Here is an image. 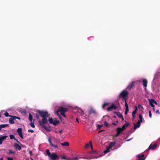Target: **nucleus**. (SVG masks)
I'll list each match as a JSON object with an SVG mask.
<instances>
[{
  "label": "nucleus",
  "mask_w": 160,
  "mask_h": 160,
  "mask_svg": "<svg viewBox=\"0 0 160 160\" xmlns=\"http://www.w3.org/2000/svg\"><path fill=\"white\" fill-rule=\"evenodd\" d=\"M40 116L42 118V121H40L39 122L40 125L44 128L46 129V127L45 126V124L48 123V120L47 118L49 116L48 112L47 111H44L43 110L41 111L38 110L37 112Z\"/></svg>",
  "instance_id": "obj_1"
},
{
  "label": "nucleus",
  "mask_w": 160,
  "mask_h": 160,
  "mask_svg": "<svg viewBox=\"0 0 160 160\" xmlns=\"http://www.w3.org/2000/svg\"><path fill=\"white\" fill-rule=\"evenodd\" d=\"M129 92L126 90H123L119 95V98H122L123 100L125 101V104L127 102V100L128 99Z\"/></svg>",
  "instance_id": "obj_2"
},
{
  "label": "nucleus",
  "mask_w": 160,
  "mask_h": 160,
  "mask_svg": "<svg viewBox=\"0 0 160 160\" xmlns=\"http://www.w3.org/2000/svg\"><path fill=\"white\" fill-rule=\"evenodd\" d=\"M49 158L51 160H58L59 159V157L55 153L52 154Z\"/></svg>",
  "instance_id": "obj_3"
},
{
  "label": "nucleus",
  "mask_w": 160,
  "mask_h": 160,
  "mask_svg": "<svg viewBox=\"0 0 160 160\" xmlns=\"http://www.w3.org/2000/svg\"><path fill=\"white\" fill-rule=\"evenodd\" d=\"M48 141L50 143V145L54 149H56L58 148V146L57 145V144H53L51 139L50 138L48 139Z\"/></svg>",
  "instance_id": "obj_4"
},
{
  "label": "nucleus",
  "mask_w": 160,
  "mask_h": 160,
  "mask_svg": "<svg viewBox=\"0 0 160 160\" xmlns=\"http://www.w3.org/2000/svg\"><path fill=\"white\" fill-rule=\"evenodd\" d=\"M59 111H60V114L65 113L68 111V109L67 108H64L62 107L59 108Z\"/></svg>",
  "instance_id": "obj_5"
},
{
  "label": "nucleus",
  "mask_w": 160,
  "mask_h": 160,
  "mask_svg": "<svg viewBox=\"0 0 160 160\" xmlns=\"http://www.w3.org/2000/svg\"><path fill=\"white\" fill-rule=\"evenodd\" d=\"M113 109H117V107L114 104H112L111 106L108 107L107 109V110L109 112L112 111Z\"/></svg>",
  "instance_id": "obj_6"
},
{
  "label": "nucleus",
  "mask_w": 160,
  "mask_h": 160,
  "mask_svg": "<svg viewBox=\"0 0 160 160\" xmlns=\"http://www.w3.org/2000/svg\"><path fill=\"white\" fill-rule=\"evenodd\" d=\"M136 83V82L134 81L132 82V83L129 84V85L127 88V89L130 90L132 88H133L135 86V84Z\"/></svg>",
  "instance_id": "obj_7"
},
{
  "label": "nucleus",
  "mask_w": 160,
  "mask_h": 160,
  "mask_svg": "<svg viewBox=\"0 0 160 160\" xmlns=\"http://www.w3.org/2000/svg\"><path fill=\"white\" fill-rule=\"evenodd\" d=\"M15 149L17 150H20L21 149V146L17 143H15L13 146Z\"/></svg>",
  "instance_id": "obj_8"
},
{
  "label": "nucleus",
  "mask_w": 160,
  "mask_h": 160,
  "mask_svg": "<svg viewBox=\"0 0 160 160\" xmlns=\"http://www.w3.org/2000/svg\"><path fill=\"white\" fill-rule=\"evenodd\" d=\"M17 132H18V135L20 136V137L22 139L23 138L22 132V129L21 128H18L17 130Z\"/></svg>",
  "instance_id": "obj_9"
},
{
  "label": "nucleus",
  "mask_w": 160,
  "mask_h": 160,
  "mask_svg": "<svg viewBox=\"0 0 160 160\" xmlns=\"http://www.w3.org/2000/svg\"><path fill=\"white\" fill-rule=\"evenodd\" d=\"M8 137V136H0V145L2 144V142L5 140Z\"/></svg>",
  "instance_id": "obj_10"
},
{
  "label": "nucleus",
  "mask_w": 160,
  "mask_h": 160,
  "mask_svg": "<svg viewBox=\"0 0 160 160\" xmlns=\"http://www.w3.org/2000/svg\"><path fill=\"white\" fill-rule=\"evenodd\" d=\"M157 144L155 143L154 144H151L149 146L148 149H151V150H154L157 147Z\"/></svg>",
  "instance_id": "obj_11"
},
{
  "label": "nucleus",
  "mask_w": 160,
  "mask_h": 160,
  "mask_svg": "<svg viewBox=\"0 0 160 160\" xmlns=\"http://www.w3.org/2000/svg\"><path fill=\"white\" fill-rule=\"evenodd\" d=\"M114 113L116 114L118 116V117L120 118H121L122 119V120L123 121L124 120V118H123V116L122 114L120 113L119 112H114Z\"/></svg>",
  "instance_id": "obj_12"
},
{
  "label": "nucleus",
  "mask_w": 160,
  "mask_h": 160,
  "mask_svg": "<svg viewBox=\"0 0 160 160\" xmlns=\"http://www.w3.org/2000/svg\"><path fill=\"white\" fill-rule=\"evenodd\" d=\"M144 155L142 154L141 155H138L137 157L138 158V160H144L145 158H144Z\"/></svg>",
  "instance_id": "obj_13"
},
{
  "label": "nucleus",
  "mask_w": 160,
  "mask_h": 160,
  "mask_svg": "<svg viewBox=\"0 0 160 160\" xmlns=\"http://www.w3.org/2000/svg\"><path fill=\"white\" fill-rule=\"evenodd\" d=\"M148 101H149V104L150 103H154L155 104H158L156 101L153 99H148Z\"/></svg>",
  "instance_id": "obj_14"
},
{
  "label": "nucleus",
  "mask_w": 160,
  "mask_h": 160,
  "mask_svg": "<svg viewBox=\"0 0 160 160\" xmlns=\"http://www.w3.org/2000/svg\"><path fill=\"white\" fill-rule=\"evenodd\" d=\"M129 125V123H127V122H126V124H124L122 126V128H121V129H122V131H123L124 130H125L126 128H127L128 126Z\"/></svg>",
  "instance_id": "obj_15"
},
{
  "label": "nucleus",
  "mask_w": 160,
  "mask_h": 160,
  "mask_svg": "<svg viewBox=\"0 0 160 160\" xmlns=\"http://www.w3.org/2000/svg\"><path fill=\"white\" fill-rule=\"evenodd\" d=\"M143 85L145 87H146L147 86L148 81L146 79H143L142 80Z\"/></svg>",
  "instance_id": "obj_16"
},
{
  "label": "nucleus",
  "mask_w": 160,
  "mask_h": 160,
  "mask_svg": "<svg viewBox=\"0 0 160 160\" xmlns=\"http://www.w3.org/2000/svg\"><path fill=\"white\" fill-rule=\"evenodd\" d=\"M140 123L138 122H137V124H135L134 123V128L133 129L135 130L137 128H139L140 126Z\"/></svg>",
  "instance_id": "obj_17"
},
{
  "label": "nucleus",
  "mask_w": 160,
  "mask_h": 160,
  "mask_svg": "<svg viewBox=\"0 0 160 160\" xmlns=\"http://www.w3.org/2000/svg\"><path fill=\"white\" fill-rule=\"evenodd\" d=\"M125 107L126 108V110L125 112V115H127L128 113V111H129L128 105L127 102H126V103L125 104Z\"/></svg>",
  "instance_id": "obj_18"
},
{
  "label": "nucleus",
  "mask_w": 160,
  "mask_h": 160,
  "mask_svg": "<svg viewBox=\"0 0 160 160\" xmlns=\"http://www.w3.org/2000/svg\"><path fill=\"white\" fill-rule=\"evenodd\" d=\"M81 158H85L83 157L78 158V157H76L74 158H69V159H68V160H78L79 159H80Z\"/></svg>",
  "instance_id": "obj_19"
},
{
  "label": "nucleus",
  "mask_w": 160,
  "mask_h": 160,
  "mask_svg": "<svg viewBox=\"0 0 160 160\" xmlns=\"http://www.w3.org/2000/svg\"><path fill=\"white\" fill-rule=\"evenodd\" d=\"M9 126L8 124H3L0 125V131L2 128H5L6 127H8Z\"/></svg>",
  "instance_id": "obj_20"
},
{
  "label": "nucleus",
  "mask_w": 160,
  "mask_h": 160,
  "mask_svg": "<svg viewBox=\"0 0 160 160\" xmlns=\"http://www.w3.org/2000/svg\"><path fill=\"white\" fill-rule=\"evenodd\" d=\"M115 144V142H112L110 143L109 145V147L110 148H112L113 147Z\"/></svg>",
  "instance_id": "obj_21"
},
{
  "label": "nucleus",
  "mask_w": 160,
  "mask_h": 160,
  "mask_svg": "<svg viewBox=\"0 0 160 160\" xmlns=\"http://www.w3.org/2000/svg\"><path fill=\"white\" fill-rule=\"evenodd\" d=\"M89 112V114H96V111L94 109H91L90 110Z\"/></svg>",
  "instance_id": "obj_22"
},
{
  "label": "nucleus",
  "mask_w": 160,
  "mask_h": 160,
  "mask_svg": "<svg viewBox=\"0 0 160 160\" xmlns=\"http://www.w3.org/2000/svg\"><path fill=\"white\" fill-rule=\"evenodd\" d=\"M139 117L140 120H138V122L140 123L141 122H142V116L141 114H139Z\"/></svg>",
  "instance_id": "obj_23"
},
{
  "label": "nucleus",
  "mask_w": 160,
  "mask_h": 160,
  "mask_svg": "<svg viewBox=\"0 0 160 160\" xmlns=\"http://www.w3.org/2000/svg\"><path fill=\"white\" fill-rule=\"evenodd\" d=\"M122 131H123L122 130V129H121V128L118 127L117 128V131L118 134H120L121 132Z\"/></svg>",
  "instance_id": "obj_24"
},
{
  "label": "nucleus",
  "mask_w": 160,
  "mask_h": 160,
  "mask_svg": "<svg viewBox=\"0 0 160 160\" xmlns=\"http://www.w3.org/2000/svg\"><path fill=\"white\" fill-rule=\"evenodd\" d=\"M61 144L62 146H69V143L68 142H65L63 143H61Z\"/></svg>",
  "instance_id": "obj_25"
},
{
  "label": "nucleus",
  "mask_w": 160,
  "mask_h": 160,
  "mask_svg": "<svg viewBox=\"0 0 160 160\" xmlns=\"http://www.w3.org/2000/svg\"><path fill=\"white\" fill-rule=\"evenodd\" d=\"M14 120L13 119V118L12 117L10 118L9 120V123L11 124L14 123Z\"/></svg>",
  "instance_id": "obj_26"
},
{
  "label": "nucleus",
  "mask_w": 160,
  "mask_h": 160,
  "mask_svg": "<svg viewBox=\"0 0 160 160\" xmlns=\"http://www.w3.org/2000/svg\"><path fill=\"white\" fill-rule=\"evenodd\" d=\"M8 152L7 153V154L8 155L12 154H14L15 153L14 151H12L11 149L8 150Z\"/></svg>",
  "instance_id": "obj_27"
},
{
  "label": "nucleus",
  "mask_w": 160,
  "mask_h": 160,
  "mask_svg": "<svg viewBox=\"0 0 160 160\" xmlns=\"http://www.w3.org/2000/svg\"><path fill=\"white\" fill-rule=\"evenodd\" d=\"M33 117L31 114L29 113V117L28 119L30 121L32 122V120Z\"/></svg>",
  "instance_id": "obj_28"
},
{
  "label": "nucleus",
  "mask_w": 160,
  "mask_h": 160,
  "mask_svg": "<svg viewBox=\"0 0 160 160\" xmlns=\"http://www.w3.org/2000/svg\"><path fill=\"white\" fill-rule=\"evenodd\" d=\"M109 104V103L108 102H105L102 105V107L103 109H104Z\"/></svg>",
  "instance_id": "obj_29"
},
{
  "label": "nucleus",
  "mask_w": 160,
  "mask_h": 160,
  "mask_svg": "<svg viewBox=\"0 0 160 160\" xmlns=\"http://www.w3.org/2000/svg\"><path fill=\"white\" fill-rule=\"evenodd\" d=\"M46 152L47 155L49 157L50 156H51V155L52 154H51V153L50 152L49 150L47 149L46 150Z\"/></svg>",
  "instance_id": "obj_30"
},
{
  "label": "nucleus",
  "mask_w": 160,
  "mask_h": 160,
  "mask_svg": "<svg viewBox=\"0 0 160 160\" xmlns=\"http://www.w3.org/2000/svg\"><path fill=\"white\" fill-rule=\"evenodd\" d=\"M59 120H55L53 122V125L55 126L59 123Z\"/></svg>",
  "instance_id": "obj_31"
},
{
  "label": "nucleus",
  "mask_w": 160,
  "mask_h": 160,
  "mask_svg": "<svg viewBox=\"0 0 160 160\" xmlns=\"http://www.w3.org/2000/svg\"><path fill=\"white\" fill-rule=\"evenodd\" d=\"M48 121L50 123L53 124V121L52 119L51 118H49Z\"/></svg>",
  "instance_id": "obj_32"
},
{
  "label": "nucleus",
  "mask_w": 160,
  "mask_h": 160,
  "mask_svg": "<svg viewBox=\"0 0 160 160\" xmlns=\"http://www.w3.org/2000/svg\"><path fill=\"white\" fill-rule=\"evenodd\" d=\"M4 115L7 117H11V116H12L9 115V114H8V112H5V113H4Z\"/></svg>",
  "instance_id": "obj_33"
},
{
  "label": "nucleus",
  "mask_w": 160,
  "mask_h": 160,
  "mask_svg": "<svg viewBox=\"0 0 160 160\" xmlns=\"http://www.w3.org/2000/svg\"><path fill=\"white\" fill-rule=\"evenodd\" d=\"M9 137L11 139H14L15 138L14 136L12 134L10 135Z\"/></svg>",
  "instance_id": "obj_34"
},
{
  "label": "nucleus",
  "mask_w": 160,
  "mask_h": 160,
  "mask_svg": "<svg viewBox=\"0 0 160 160\" xmlns=\"http://www.w3.org/2000/svg\"><path fill=\"white\" fill-rule=\"evenodd\" d=\"M30 125L31 127L33 128H34L35 126L34 125V123L33 122H31L30 123Z\"/></svg>",
  "instance_id": "obj_35"
},
{
  "label": "nucleus",
  "mask_w": 160,
  "mask_h": 160,
  "mask_svg": "<svg viewBox=\"0 0 160 160\" xmlns=\"http://www.w3.org/2000/svg\"><path fill=\"white\" fill-rule=\"evenodd\" d=\"M109 151H110V150H109V149H106L105 151H104V152L105 153H108V152H109Z\"/></svg>",
  "instance_id": "obj_36"
},
{
  "label": "nucleus",
  "mask_w": 160,
  "mask_h": 160,
  "mask_svg": "<svg viewBox=\"0 0 160 160\" xmlns=\"http://www.w3.org/2000/svg\"><path fill=\"white\" fill-rule=\"evenodd\" d=\"M7 159L8 160H13V158H11V157H7Z\"/></svg>",
  "instance_id": "obj_37"
},
{
  "label": "nucleus",
  "mask_w": 160,
  "mask_h": 160,
  "mask_svg": "<svg viewBox=\"0 0 160 160\" xmlns=\"http://www.w3.org/2000/svg\"><path fill=\"white\" fill-rule=\"evenodd\" d=\"M118 123V121H117L116 122H113L112 124L114 125H115V126H116L117 125V123Z\"/></svg>",
  "instance_id": "obj_38"
},
{
  "label": "nucleus",
  "mask_w": 160,
  "mask_h": 160,
  "mask_svg": "<svg viewBox=\"0 0 160 160\" xmlns=\"http://www.w3.org/2000/svg\"><path fill=\"white\" fill-rule=\"evenodd\" d=\"M149 117L151 118H152V113H151V112L150 111H149Z\"/></svg>",
  "instance_id": "obj_39"
},
{
  "label": "nucleus",
  "mask_w": 160,
  "mask_h": 160,
  "mask_svg": "<svg viewBox=\"0 0 160 160\" xmlns=\"http://www.w3.org/2000/svg\"><path fill=\"white\" fill-rule=\"evenodd\" d=\"M137 112L136 111H133L132 113V115H135Z\"/></svg>",
  "instance_id": "obj_40"
},
{
  "label": "nucleus",
  "mask_w": 160,
  "mask_h": 160,
  "mask_svg": "<svg viewBox=\"0 0 160 160\" xmlns=\"http://www.w3.org/2000/svg\"><path fill=\"white\" fill-rule=\"evenodd\" d=\"M104 125L106 126H108V125L107 122H105L104 123Z\"/></svg>",
  "instance_id": "obj_41"
},
{
  "label": "nucleus",
  "mask_w": 160,
  "mask_h": 160,
  "mask_svg": "<svg viewBox=\"0 0 160 160\" xmlns=\"http://www.w3.org/2000/svg\"><path fill=\"white\" fill-rule=\"evenodd\" d=\"M18 117L15 116H12L11 117H12L13 118V119L15 120L16 119H17Z\"/></svg>",
  "instance_id": "obj_42"
},
{
  "label": "nucleus",
  "mask_w": 160,
  "mask_h": 160,
  "mask_svg": "<svg viewBox=\"0 0 160 160\" xmlns=\"http://www.w3.org/2000/svg\"><path fill=\"white\" fill-rule=\"evenodd\" d=\"M28 132H31L32 133V132H34V131L32 130L29 129L28 130Z\"/></svg>",
  "instance_id": "obj_43"
},
{
  "label": "nucleus",
  "mask_w": 160,
  "mask_h": 160,
  "mask_svg": "<svg viewBox=\"0 0 160 160\" xmlns=\"http://www.w3.org/2000/svg\"><path fill=\"white\" fill-rule=\"evenodd\" d=\"M102 127V126L100 125H98V126H97V128L99 129H100Z\"/></svg>",
  "instance_id": "obj_44"
},
{
  "label": "nucleus",
  "mask_w": 160,
  "mask_h": 160,
  "mask_svg": "<svg viewBox=\"0 0 160 160\" xmlns=\"http://www.w3.org/2000/svg\"><path fill=\"white\" fill-rule=\"evenodd\" d=\"M89 144H86L85 145V148H88L89 147Z\"/></svg>",
  "instance_id": "obj_45"
},
{
  "label": "nucleus",
  "mask_w": 160,
  "mask_h": 160,
  "mask_svg": "<svg viewBox=\"0 0 160 160\" xmlns=\"http://www.w3.org/2000/svg\"><path fill=\"white\" fill-rule=\"evenodd\" d=\"M132 115V119L134 120L135 118V115Z\"/></svg>",
  "instance_id": "obj_46"
},
{
  "label": "nucleus",
  "mask_w": 160,
  "mask_h": 160,
  "mask_svg": "<svg viewBox=\"0 0 160 160\" xmlns=\"http://www.w3.org/2000/svg\"><path fill=\"white\" fill-rule=\"evenodd\" d=\"M60 112V111H59V109L56 112V113H57V114L58 115H59V112Z\"/></svg>",
  "instance_id": "obj_47"
},
{
  "label": "nucleus",
  "mask_w": 160,
  "mask_h": 160,
  "mask_svg": "<svg viewBox=\"0 0 160 160\" xmlns=\"http://www.w3.org/2000/svg\"><path fill=\"white\" fill-rule=\"evenodd\" d=\"M15 140H16L18 142V143H19L20 145H22L18 141V140L15 138H14V139Z\"/></svg>",
  "instance_id": "obj_48"
},
{
  "label": "nucleus",
  "mask_w": 160,
  "mask_h": 160,
  "mask_svg": "<svg viewBox=\"0 0 160 160\" xmlns=\"http://www.w3.org/2000/svg\"><path fill=\"white\" fill-rule=\"evenodd\" d=\"M89 142L90 143V145H91V147L92 148V141H89Z\"/></svg>",
  "instance_id": "obj_49"
},
{
  "label": "nucleus",
  "mask_w": 160,
  "mask_h": 160,
  "mask_svg": "<svg viewBox=\"0 0 160 160\" xmlns=\"http://www.w3.org/2000/svg\"><path fill=\"white\" fill-rule=\"evenodd\" d=\"M156 113H158L159 114H160V112H159V110H157L156 111Z\"/></svg>",
  "instance_id": "obj_50"
},
{
  "label": "nucleus",
  "mask_w": 160,
  "mask_h": 160,
  "mask_svg": "<svg viewBox=\"0 0 160 160\" xmlns=\"http://www.w3.org/2000/svg\"><path fill=\"white\" fill-rule=\"evenodd\" d=\"M150 105L153 108L155 106L152 103H150Z\"/></svg>",
  "instance_id": "obj_51"
},
{
  "label": "nucleus",
  "mask_w": 160,
  "mask_h": 160,
  "mask_svg": "<svg viewBox=\"0 0 160 160\" xmlns=\"http://www.w3.org/2000/svg\"><path fill=\"white\" fill-rule=\"evenodd\" d=\"M63 117H66V115L65 114V113L61 114Z\"/></svg>",
  "instance_id": "obj_52"
},
{
  "label": "nucleus",
  "mask_w": 160,
  "mask_h": 160,
  "mask_svg": "<svg viewBox=\"0 0 160 160\" xmlns=\"http://www.w3.org/2000/svg\"><path fill=\"white\" fill-rule=\"evenodd\" d=\"M138 110V108L137 106H136L135 107V110L134 111H136L137 112Z\"/></svg>",
  "instance_id": "obj_53"
},
{
  "label": "nucleus",
  "mask_w": 160,
  "mask_h": 160,
  "mask_svg": "<svg viewBox=\"0 0 160 160\" xmlns=\"http://www.w3.org/2000/svg\"><path fill=\"white\" fill-rule=\"evenodd\" d=\"M138 107L139 108H140V107H141L142 108H143L142 106L140 104H139L138 105Z\"/></svg>",
  "instance_id": "obj_54"
},
{
  "label": "nucleus",
  "mask_w": 160,
  "mask_h": 160,
  "mask_svg": "<svg viewBox=\"0 0 160 160\" xmlns=\"http://www.w3.org/2000/svg\"><path fill=\"white\" fill-rule=\"evenodd\" d=\"M96 152V151H92L91 153H92L94 154V153H95Z\"/></svg>",
  "instance_id": "obj_55"
},
{
  "label": "nucleus",
  "mask_w": 160,
  "mask_h": 160,
  "mask_svg": "<svg viewBox=\"0 0 160 160\" xmlns=\"http://www.w3.org/2000/svg\"><path fill=\"white\" fill-rule=\"evenodd\" d=\"M29 153L30 155H32V152L30 151H29Z\"/></svg>",
  "instance_id": "obj_56"
},
{
  "label": "nucleus",
  "mask_w": 160,
  "mask_h": 160,
  "mask_svg": "<svg viewBox=\"0 0 160 160\" xmlns=\"http://www.w3.org/2000/svg\"><path fill=\"white\" fill-rule=\"evenodd\" d=\"M119 135H120V134H118V133L117 132V133L115 135V137H118V136Z\"/></svg>",
  "instance_id": "obj_57"
},
{
  "label": "nucleus",
  "mask_w": 160,
  "mask_h": 160,
  "mask_svg": "<svg viewBox=\"0 0 160 160\" xmlns=\"http://www.w3.org/2000/svg\"><path fill=\"white\" fill-rule=\"evenodd\" d=\"M36 118L37 119H39L38 115H37L36 116Z\"/></svg>",
  "instance_id": "obj_58"
},
{
  "label": "nucleus",
  "mask_w": 160,
  "mask_h": 160,
  "mask_svg": "<svg viewBox=\"0 0 160 160\" xmlns=\"http://www.w3.org/2000/svg\"><path fill=\"white\" fill-rule=\"evenodd\" d=\"M62 159H66V157H62Z\"/></svg>",
  "instance_id": "obj_59"
},
{
  "label": "nucleus",
  "mask_w": 160,
  "mask_h": 160,
  "mask_svg": "<svg viewBox=\"0 0 160 160\" xmlns=\"http://www.w3.org/2000/svg\"><path fill=\"white\" fill-rule=\"evenodd\" d=\"M132 139V138H130V139H128V140H126V141H130Z\"/></svg>",
  "instance_id": "obj_60"
},
{
  "label": "nucleus",
  "mask_w": 160,
  "mask_h": 160,
  "mask_svg": "<svg viewBox=\"0 0 160 160\" xmlns=\"http://www.w3.org/2000/svg\"><path fill=\"white\" fill-rule=\"evenodd\" d=\"M80 110L81 111V113H82V112L83 113V111H82V109H80Z\"/></svg>",
  "instance_id": "obj_61"
},
{
  "label": "nucleus",
  "mask_w": 160,
  "mask_h": 160,
  "mask_svg": "<svg viewBox=\"0 0 160 160\" xmlns=\"http://www.w3.org/2000/svg\"><path fill=\"white\" fill-rule=\"evenodd\" d=\"M104 131V130H100V131L98 133H100V132H102V131Z\"/></svg>",
  "instance_id": "obj_62"
},
{
  "label": "nucleus",
  "mask_w": 160,
  "mask_h": 160,
  "mask_svg": "<svg viewBox=\"0 0 160 160\" xmlns=\"http://www.w3.org/2000/svg\"><path fill=\"white\" fill-rule=\"evenodd\" d=\"M62 132V130H60L59 131V133H60V134H61Z\"/></svg>",
  "instance_id": "obj_63"
},
{
  "label": "nucleus",
  "mask_w": 160,
  "mask_h": 160,
  "mask_svg": "<svg viewBox=\"0 0 160 160\" xmlns=\"http://www.w3.org/2000/svg\"><path fill=\"white\" fill-rule=\"evenodd\" d=\"M76 121L78 122V123H79V121H78V119L77 118L76 119Z\"/></svg>",
  "instance_id": "obj_64"
}]
</instances>
